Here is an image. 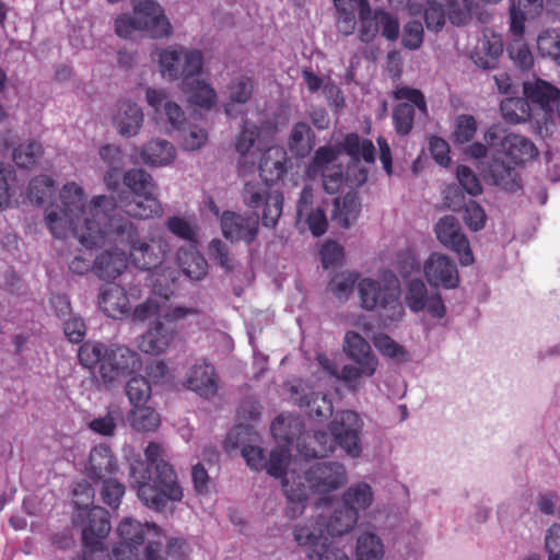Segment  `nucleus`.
Returning a JSON list of instances; mask_svg holds the SVG:
<instances>
[{
  "instance_id": "nucleus-58",
  "label": "nucleus",
  "mask_w": 560,
  "mask_h": 560,
  "mask_svg": "<svg viewBox=\"0 0 560 560\" xmlns=\"http://www.w3.org/2000/svg\"><path fill=\"white\" fill-rule=\"evenodd\" d=\"M165 224L167 230L176 237L189 243L197 242V226L190 220L173 215L167 218Z\"/></svg>"
},
{
  "instance_id": "nucleus-48",
  "label": "nucleus",
  "mask_w": 560,
  "mask_h": 560,
  "mask_svg": "<svg viewBox=\"0 0 560 560\" xmlns=\"http://www.w3.org/2000/svg\"><path fill=\"white\" fill-rule=\"evenodd\" d=\"M291 462V453L289 448L278 446L273 450H271L269 454V458L266 459L265 468L268 475L275 477V478H282V481L285 478H289L290 481H292L291 475L294 471H291L290 474H287V467Z\"/></svg>"
},
{
  "instance_id": "nucleus-19",
  "label": "nucleus",
  "mask_w": 560,
  "mask_h": 560,
  "mask_svg": "<svg viewBox=\"0 0 560 560\" xmlns=\"http://www.w3.org/2000/svg\"><path fill=\"white\" fill-rule=\"evenodd\" d=\"M314 195L311 186H305L299 197L296 205L298 223L306 224L311 233L318 237L326 233L328 220L326 215L327 206L324 202L314 205Z\"/></svg>"
},
{
  "instance_id": "nucleus-23",
  "label": "nucleus",
  "mask_w": 560,
  "mask_h": 560,
  "mask_svg": "<svg viewBox=\"0 0 560 560\" xmlns=\"http://www.w3.org/2000/svg\"><path fill=\"white\" fill-rule=\"evenodd\" d=\"M359 514L351 509H345L343 506L334 511L330 517L318 515L311 517L301 524L295 526H312L320 527L323 537L328 536H341L349 533L358 522Z\"/></svg>"
},
{
  "instance_id": "nucleus-18",
  "label": "nucleus",
  "mask_w": 560,
  "mask_h": 560,
  "mask_svg": "<svg viewBox=\"0 0 560 560\" xmlns=\"http://www.w3.org/2000/svg\"><path fill=\"white\" fill-rule=\"evenodd\" d=\"M223 236L231 242H244L250 245L259 232V214L245 215L225 210L220 215Z\"/></svg>"
},
{
  "instance_id": "nucleus-55",
  "label": "nucleus",
  "mask_w": 560,
  "mask_h": 560,
  "mask_svg": "<svg viewBox=\"0 0 560 560\" xmlns=\"http://www.w3.org/2000/svg\"><path fill=\"white\" fill-rule=\"evenodd\" d=\"M428 289L420 279L410 280L405 296L407 306L415 313L425 308L428 302Z\"/></svg>"
},
{
  "instance_id": "nucleus-26",
  "label": "nucleus",
  "mask_w": 560,
  "mask_h": 560,
  "mask_svg": "<svg viewBox=\"0 0 560 560\" xmlns=\"http://www.w3.org/2000/svg\"><path fill=\"white\" fill-rule=\"evenodd\" d=\"M119 469L117 458L112 448L106 444L94 446L85 465V475L94 482L113 477Z\"/></svg>"
},
{
  "instance_id": "nucleus-2",
  "label": "nucleus",
  "mask_w": 560,
  "mask_h": 560,
  "mask_svg": "<svg viewBox=\"0 0 560 560\" xmlns=\"http://www.w3.org/2000/svg\"><path fill=\"white\" fill-rule=\"evenodd\" d=\"M147 465L139 462L130 468V485L137 488L140 501L161 512L167 501L178 502L183 499V488L177 482L173 466L164 459V450L155 442H150L144 450Z\"/></svg>"
},
{
  "instance_id": "nucleus-21",
  "label": "nucleus",
  "mask_w": 560,
  "mask_h": 560,
  "mask_svg": "<svg viewBox=\"0 0 560 560\" xmlns=\"http://www.w3.org/2000/svg\"><path fill=\"white\" fill-rule=\"evenodd\" d=\"M153 524H141L129 517L124 518L117 527L120 542L113 548L114 557L125 559L126 553L138 555L136 550L152 535V533H149V527Z\"/></svg>"
},
{
  "instance_id": "nucleus-41",
  "label": "nucleus",
  "mask_w": 560,
  "mask_h": 560,
  "mask_svg": "<svg viewBox=\"0 0 560 560\" xmlns=\"http://www.w3.org/2000/svg\"><path fill=\"white\" fill-rule=\"evenodd\" d=\"M295 394L294 400L300 407L306 408L311 417L327 418L332 415V402L326 394L313 390L301 395L295 390Z\"/></svg>"
},
{
  "instance_id": "nucleus-11",
  "label": "nucleus",
  "mask_w": 560,
  "mask_h": 560,
  "mask_svg": "<svg viewBox=\"0 0 560 560\" xmlns=\"http://www.w3.org/2000/svg\"><path fill=\"white\" fill-rule=\"evenodd\" d=\"M159 61L164 78L185 82L201 72L203 55L199 49H186L180 45H174L160 52Z\"/></svg>"
},
{
  "instance_id": "nucleus-34",
  "label": "nucleus",
  "mask_w": 560,
  "mask_h": 560,
  "mask_svg": "<svg viewBox=\"0 0 560 560\" xmlns=\"http://www.w3.org/2000/svg\"><path fill=\"white\" fill-rule=\"evenodd\" d=\"M523 93L533 106H537L546 113H551L560 102V91L544 80L525 82Z\"/></svg>"
},
{
  "instance_id": "nucleus-59",
  "label": "nucleus",
  "mask_w": 560,
  "mask_h": 560,
  "mask_svg": "<svg viewBox=\"0 0 560 560\" xmlns=\"http://www.w3.org/2000/svg\"><path fill=\"white\" fill-rule=\"evenodd\" d=\"M95 491L92 485L88 480H80L74 483L72 489V504L78 512H83L93 504Z\"/></svg>"
},
{
  "instance_id": "nucleus-42",
  "label": "nucleus",
  "mask_w": 560,
  "mask_h": 560,
  "mask_svg": "<svg viewBox=\"0 0 560 560\" xmlns=\"http://www.w3.org/2000/svg\"><path fill=\"white\" fill-rule=\"evenodd\" d=\"M502 52V40L493 36L492 38H485L481 46L476 48L471 58L478 67L490 70L497 68Z\"/></svg>"
},
{
  "instance_id": "nucleus-28",
  "label": "nucleus",
  "mask_w": 560,
  "mask_h": 560,
  "mask_svg": "<svg viewBox=\"0 0 560 560\" xmlns=\"http://www.w3.org/2000/svg\"><path fill=\"white\" fill-rule=\"evenodd\" d=\"M259 175L264 182L273 184L284 178L289 170V158L281 145H271L261 155L258 154Z\"/></svg>"
},
{
  "instance_id": "nucleus-52",
  "label": "nucleus",
  "mask_w": 560,
  "mask_h": 560,
  "mask_svg": "<svg viewBox=\"0 0 560 560\" xmlns=\"http://www.w3.org/2000/svg\"><path fill=\"white\" fill-rule=\"evenodd\" d=\"M476 118L469 114H460L456 117L452 140L455 144H465L471 141L477 132Z\"/></svg>"
},
{
  "instance_id": "nucleus-17",
  "label": "nucleus",
  "mask_w": 560,
  "mask_h": 560,
  "mask_svg": "<svg viewBox=\"0 0 560 560\" xmlns=\"http://www.w3.org/2000/svg\"><path fill=\"white\" fill-rule=\"evenodd\" d=\"M434 232L443 246L458 255L463 266H469L474 262V255L468 238L463 233L460 224L454 215L441 218L434 226Z\"/></svg>"
},
{
  "instance_id": "nucleus-6",
  "label": "nucleus",
  "mask_w": 560,
  "mask_h": 560,
  "mask_svg": "<svg viewBox=\"0 0 560 560\" xmlns=\"http://www.w3.org/2000/svg\"><path fill=\"white\" fill-rule=\"evenodd\" d=\"M131 1L132 14L122 13L115 19L117 36L127 39L135 31H140L152 39H163L173 34V26L160 3L155 0Z\"/></svg>"
},
{
  "instance_id": "nucleus-8",
  "label": "nucleus",
  "mask_w": 560,
  "mask_h": 560,
  "mask_svg": "<svg viewBox=\"0 0 560 560\" xmlns=\"http://www.w3.org/2000/svg\"><path fill=\"white\" fill-rule=\"evenodd\" d=\"M346 355L354 364H346L341 369V382L347 388L357 392L362 386V378L373 376L378 366V359L370 343L357 331H347L342 346Z\"/></svg>"
},
{
  "instance_id": "nucleus-37",
  "label": "nucleus",
  "mask_w": 560,
  "mask_h": 560,
  "mask_svg": "<svg viewBox=\"0 0 560 560\" xmlns=\"http://www.w3.org/2000/svg\"><path fill=\"white\" fill-rule=\"evenodd\" d=\"M187 101L203 109H211L217 103V93L214 89L205 81L194 79L185 81L183 86Z\"/></svg>"
},
{
  "instance_id": "nucleus-9",
  "label": "nucleus",
  "mask_w": 560,
  "mask_h": 560,
  "mask_svg": "<svg viewBox=\"0 0 560 560\" xmlns=\"http://www.w3.org/2000/svg\"><path fill=\"white\" fill-rule=\"evenodd\" d=\"M198 314L199 310L196 307L174 306L166 308L141 335L138 341L139 350L151 355L164 353L177 336L175 325L187 316H197Z\"/></svg>"
},
{
  "instance_id": "nucleus-20",
  "label": "nucleus",
  "mask_w": 560,
  "mask_h": 560,
  "mask_svg": "<svg viewBox=\"0 0 560 560\" xmlns=\"http://www.w3.org/2000/svg\"><path fill=\"white\" fill-rule=\"evenodd\" d=\"M423 272L432 287L455 289L459 284V273L453 259L440 253H432L425 260Z\"/></svg>"
},
{
  "instance_id": "nucleus-32",
  "label": "nucleus",
  "mask_w": 560,
  "mask_h": 560,
  "mask_svg": "<svg viewBox=\"0 0 560 560\" xmlns=\"http://www.w3.org/2000/svg\"><path fill=\"white\" fill-rule=\"evenodd\" d=\"M119 208L131 218L150 219L162 212V206L156 196H130L126 191H119L117 195Z\"/></svg>"
},
{
  "instance_id": "nucleus-40",
  "label": "nucleus",
  "mask_w": 560,
  "mask_h": 560,
  "mask_svg": "<svg viewBox=\"0 0 560 560\" xmlns=\"http://www.w3.org/2000/svg\"><path fill=\"white\" fill-rule=\"evenodd\" d=\"M177 261L184 275L191 280H201L208 273L206 258L195 248L179 249Z\"/></svg>"
},
{
  "instance_id": "nucleus-4",
  "label": "nucleus",
  "mask_w": 560,
  "mask_h": 560,
  "mask_svg": "<svg viewBox=\"0 0 560 560\" xmlns=\"http://www.w3.org/2000/svg\"><path fill=\"white\" fill-rule=\"evenodd\" d=\"M291 478L283 480L285 515L295 520L304 513L311 492L326 494L340 489L347 482V471L339 462H318L302 475L293 472Z\"/></svg>"
},
{
  "instance_id": "nucleus-62",
  "label": "nucleus",
  "mask_w": 560,
  "mask_h": 560,
  "mask_svg": "<svg viewBox=\"0 0 560 560\" xmlns=\"http://www.w3.org/2000/svg\"><path fill=\"white\" fill-rule=\"evenodd\" d=\"M359 275L354 272L341 273L335 276L328 284L331 291L338 299L348 298L353 291L354 284L358 281Z\"/></svg>"
},
{
  "instance_id": "nucleus-53",
  "label": "nucleus",
  "mask_w": 560,
  "mask_h": 560,
  "mask_svg": "<svg viewBox=\"0 0 560 560\" xmlns=\"http://www.w3.org/2000/svg\"><path fill=\"white\" fill-rule=\"evenodd\" d=\"M42 153V144L35 140H31L14 149L13 161L19 167L27 170L36 164Z\"/></svg>"
},
{
  "instance_id": "nucleus-44",
  "label": "nucleus",
  "mask_w": 560,
  "mask_h": 560,
  "mask_svg": "<svg viewBox=\"0 0 560 560\" xmlns=\"http://www.w3.org/2000/svg\"><path fill=\"white\" fill-rule=\"evenodd\" d=\"M314 132L304 121L294 124L288 139L290 151L299 158L308 155L314 145Z\"/></svg>"
},
{
  "instance_id": "nucleus-12",
  "label": "nucleus",
  "mask_w": 560,
  "mask_h": 560,
  "mask_svg": "<svg viewBox=\"0 0 560 560\" xmlns=\"http://www.w3.org/2000/svg\"><path fill=\"white\" fill-rule=\"evenodd\" d=\"M493 153L504 155L514 165L523 164L535 158L538 153L536 145L526 137L516 133H506L499 126H491L483 135Z\"/></svg>"
},
{
  "instance_id": "nucleus-60",
  "label": "nucleus",
  "mask_w": 560,
  "mask_h": 560,
  "mask_svg": "<svg viewBox=\"0 0 560 560\" xmlns=\"http://www.w3.org/2000/svg\"><path fill=\"white\" fill-rule=\"evenodd\" d=\"M375 348L384 355L397 361L406 360V350L386 334H377L373 338Z\"/></svg>"
},
{
  "instance_id": "nucleus-50",
  "label": "nucleus",
  "mask_w": 560,
  "mask_h": 560,
  "mask_svg": "<svg viewBox=\"0 0 560 560\" xmlns=\"http://www.w3.org/2000/svg\"><path fill=\"white\" fill-rule=\"evenodd\" d=\"M126 395L131 406L145 404L152 393L151 384L147 377L136 373L126 384Z\"/></svg>"
},
{
  "instance_id": "nucleus-31",
  "label": "nucleus",
  "mask_w": 560,
  "mask_h": 560,
  "mask_svg": "<svg viewBox=\"0 0 560 560\" xmlns=\"http://www.w3.org/2000/svg\"><path fill=\"white\" fill-rule=\"evenodd\" d=\"M456 0H427L423 13L427 28L440 31L445 24L446 15L453 24H462V12L456 11Z\"/></svg>"
},
{
  "instance_id": "nucleus-46",
  "label": "nucleus",
  "mask_w": 560,
  "mask_h": 560,
  "mask_svg": "<svg viewBox=\"0 0 560 560\" xmlns=\"http://www.w3.org/2000/svg\"><path fill=\"white\" fill-rule=\"evenodd\" d=\"M500 112L504 120L518 124L530 118V104L526 97H506L500 103Z\"/></svg>"
},
{
  "instance_id": "nucleus-14",
  "label": "nucleus",
  "mask_w": 560,
  "mask_h": 560,
  "mask_svg": "<svg viewBox=\"0 0 560 560\" xmlns=\"http://www.w3.org/2000/svg\"><path fill=\"white\" fill-rule=\"evenodd\" d=\"M293 538L308 560H349L342 549L330 546L329 538L323 537L318 526H294Z\"/></svg>"
},
{
  "instance_id": "nucleus-33",
  "label": "nucleus",
  "mask_w": 560,
  "mask_h": 560,
  "mask_svg": "<svg viewBox=\"0 0 560 560\" xmlns=\"http://www.w3.org/2000/svg\"><path fill=\"white\" fill-rule=\"evenodd\" d=\"M229 97L224 104V113L231 118L237 116L236 105H245L250 102L255 92V81L247 74L233 77L228 86Z\"/></svg>"
},
{
  "instance_id": "nucleus-39",
  "label": "nucleus",
  "mask_w": 560,
  "mask_h": 560,
  "mask_svg": "<svg viewBox=\"0 0 560 560\" xmlns=\"http://www.w3.org/2000/svg\"><path fill=\"white\" fill-rule=\"evenodd\" d=\"M130 427L139 432L155 431L161 424L160 413L145 404L132 406L127 415Z\"/></svg>"
},
{
  "instance_id": "nucleus-13",
  "label": "nucleus",
  "mask_w": 560,
  "mask_h": 560,
  "mask_svg": "<svg viewBox=\"0 0 560 560\" xmlns=\"http://www.w3.org/2000/svg\"><path fill=\"white\" fill-rule=\"evenodd\" d=\"M363 421L352 410H343L328 424L335 446L338 445L348 456L358 458L362 454L361 432Z\"/></svg>"
},
{
  "instance_id": "nucleus-49",
  "label": "nucleus",
  "mask_w": 560,
  "mask_h": 560,
  "mask_svg": "<svg viewBox=\"0 0 560 560\" xmlns=\"http://www.w3.org/2000/svg\"><path fill=\"white\" fill-rule=\"evenodd\" d=\"M384 555L381 538L373 533L362 534L357 541V560H380Z\"/></svg>"
},
{
  "instance_id": "nucleus-27",
  "label": "nucleus",
  "mask_w": 560,
  "mask_h": 560,
  "mask_svg": "<svg viewBox=\"0 0 560 560\" xmlns=\"http://www.w3.org/2000/svg\"><path fill=\"white\" fill-rule=\"evenodd\" d=\"M114 245V248L104 250L94 259L93 271L103 280L116 279L127 268L128 256L126 247L115 242H106L104 245Z\"/></svg>"
},
{
  "instance_id": "nucleus-47",
  "label": "nucleus",
  "mask_w": 560,
  "mask_h": 560,
  "mask_svg": "<svg viewBox=\"0 0 560 560\" xmlns=\"http://www.w3.org/2000/svg\"><path fill=\"white\" fill-rule=\"evenodd\" d=\"M343 508L351 509L354 512L359 510H365L373 501V492L370 485L365 482H359L351 486L343 493Z\"/></svg>"
},
{
  "instance_id": "nucleus-63",
  "label": "nucleus",
  "mask_w": 560,
  "mask_h": 560,
  "mask_svg": "<svg viewBox=\"0 0 560 560\" xmlns=\"http://www.w3.org/2000/svg\"><path fill=\"white\" fill-rule=\"evenodd\" d=\"M508 52L514 65L522 70H528L534 63V57L526 44L516 39L508 47Z\"/></svg>"
},
{
  "instance_id": "nucleus-35",
  "label": "nucleus",
  "mask_w": 560,
  "mask_h": 560,
  "mask_svg": "<svg viewBox=\"0 0 560 560\" xmlns=\"http://www.w3.org/2000/svg\"><path fill=\"white\" fill-rule=\"evenodd\" d=\"M114 121L120 135L131 137L138 133L143 121V114L136 103L124 101L120 103Z\"/></svg>"
},
{
  "instance_id": "nucleus-45",
  "label": "nucleus",
  "mask_w": 560,
  "mask_h": 560,
  "mask_svg": "<svg viewBox=\"0 0 560 560\" xmlns=\"http://www.w3.org/2000/svg\"><path fill=\"white\" fill-rule=\"evenodd\" d=\"M359 39L369 44L373 42L380 31L377 11L373 12L368 0L359 1Z\"/></svg>"
},
{
  "instance_id": "nucleus-56",
  "label": "nucleus",
  "mask_w": 560,
  "mask_h": 560,
  "mask_svg": "<svg viewBox=\"0 0 560 560\" xmlns=\"http://www.w3.org/2000/svg\"><path fill=\"white\" fill-rule=\"evenodd\" d=\"M178 272L172 268L162 269V273H153L152 287L153 292L164 299H168L174 294Z\"/></svg>"
},
{
  "instance_id": "nucleus-7",
  "label": "nucleus",
  "mask_w": 560,
  "mask_h": 560,
  "mask_svg": "<svg viewBox=\"0 0 560 560\" xmlns=\"http://www.w3.org/2000/svg\"><path fill=\"white\" fill-rule=\"evenodd\" d=\"M360 305L363 310L378 311L389 320H398L404 315L400 303V283L396 275L386 270L378 279L363 278L358 283Z\"/></svg>"
},
{
  "instance_id": "nucleus-64",
  "label": "nucleus",
  "mask_w": 560,
  "mask_h": 560,
  "mask_svg": "<svg viewBox=\"0 0 560 560\" xmlns=\"http://www.w3.org/2000/svg\"><path fill=\"white\" fill-rule=\"evenodd\" d=\"M456 177L459 186L470 196H478L482 192V186L475 172L466 166L459 165L456 170Z\"/></svg>"
},
{
  "instance_id": "nucleus-16",
  "label": "nucleus",
  "mask_w": 560,
  "mask_h": 560,
  "mask_svg": "<svg viewBox=\"0 0 560 560\" xmlns=\"http://www.w3.org/2000/svg\"><path fill=\"white\" fill-rule=\"evenodd\" d=\"M72 523L82 529V541L90 550L103 549L101 539L110 530L108 513L104 508L91 506L83 512H77Z\"/></svg>"
},
{
  "instance_id": "nucleus-54",
  "label": "nucleus",
  "mask_w": 560,
  "mask_h": 560,
  "mask_svg": "<svg viewBox=\"0 0 560 560\" xmlns=\"http://www.w3.org/2000/svg\"><path fill=\"white\" fill-rule=\"evenodd\" d=\"M149 533L152 535L145 540L147 544L144 546L142 557L139 556L140 560H166L165 552L163 550L164 546V534L161 528L153 524L149 527Z\"/></svg>"
},
{
  "instance_id": "nucleus-25",
  "label": "nucleus",
  "mask_w": 560,
  "mask_h": 560,
  "mask_svg": "<svg viewBox=\"0 0 560 560\" xmlns=\"http://www.w3.org/2000/svg\"><path fill=\"white\" fill-rule=\"evenodd\" d=\"M508 161H502L501 156L493 153L488 166L483 170V176L487 183L500 187L509 192H516L522 189V179L515 166Z\"/></svg>"
},
{
  "instance_id": "nucleus-51",
  "label": "nucleus",
  "mask_w": 560,
  "mask_h": 560,
  "mask_svg": "<svg viewBox=\"0 0 560 560\" xmlns=\"http://www.w3.org/2000/svg\"><path fill=\"white\" fill-rule=\"evenodd\" d=\"M56 192L55 182L48 175L34 177L28 185V198L32 202L43 205Z\"/></svg>"
},
{
  "instance_id": "nucleus-1",
  "label": "nucleus",
  "mask_w": 560,
  "mask_h": 560,
  "mask_svg": "<svg viewBox=\"0 0 560 560\" xmlns=\"http://www.w3.org/2000/svg\"><path fill=\"white\" fill-rule=\"evenodd\" d=\"M62 207L60 209H46L45 221L50 233L57 238H66L71 233L84 249H79L78 254L69 261V269L77 275H84L93 269L94 260L91 249L94 246L104 245L108 237L101 238L96 244H84L77 232L92 234L95 230H104L108 213L105 212L107 206H112V200L104 196H95L89 206L85 203V194L82 187L75 183L66 184L60 191Z\"/></svg>"
},
{
  "instance_id": "nucleus-30",
  "label": "nucleus",
  "mask_w": 560,
  "mask_h": 560,
  "mask_svg": "<svg viewBox=\"0 0 560 560\" xmlns=\"http://www.w3.org/2000/svg\"><path fill=\"white\" fill-rule=\"evenodd\" d=\"M296 448L304 457L323 458L334 453L335 443L330 432L318 430L300 433Z\"/></svg>"
},
{
  "instance_id": "nucleus-57",
  "label": "nucleus",
  "mask_w": 560,
  "mask_h": 560,
  "mask_svg": "<svg viewBox=\"0 0 560 560\" xmlns=\"http://www.w3.org/2000/svg\"><path fill=\"white\" fill-rule=\"evenodd\" d=\"M537 49L541 56L552 58L560 66V35L557 31H542L537 37Z\"/></svg>"
},
{
  "instance_id": "nucleus-43",
  "label": "nucleus",
  "mask_w": 560,
  "mask_h": 560,
  "mask_svg": "<svg viewBox=\"0 0 560 560\" xmlns=\"http://www.w3.org/2000/svg\"><path fill=\"white\" fill-rule=\"evenodd\" d=\"M174 156V145L164 139L149 141L141 152L143 162L153 166L166 165L173 161Z\"/></svg>"
},
{
  "instance_id": "nucleus-61",
  "label": "nucleus",
  "mask_w": 560,
  "mask_h": 560,
  "mask_svg": "<svg viewBox=\"0 0 560 560\" xmlns=\"http://www.w3.org/2000/svg\"><path fill=\"white\" fill-rule=\"evenodd\" d=\"M103 487L101 491L102 500L105 504L113 509H117L121 502V499L125 494V486L116 478L109 477L104 479Z\"/></svg>"
},
{
  "instance_id": "nucleus-10",
  "label": "nucleus",
  "mask_w": 560,
  "mask_h": 560,
  "mask_svg": "<svg viewBox=\"0 0 560 560\" xmlns=\"http://www.w3.org/2000/svg\"><path fill=\"white\" fill-rule=\"evenodd\" d=\"M269 183L249 180L242 190L243 202L253 210V215L259 214L265 226L273 228L282 214L283 196L279 191H271Z\"/></svg>"
},
{
  "instance_id": "nucleus-36",
  "label": "nucleus",
  "mask_w": 560,
  "mask_h": 560,
  "mask_svg": "<svg viewBox=\"0 0 560 560\" xmlns=\"http://www.w3.org/2000/svg\"><path fill=\"white\" fill-rule=\"evenodd\" d=\"M124 185L128 188L125 190L128 196H156V185L152 176L141 168H132L127 171L122 177Z\"/></svg>"
},
{
  "instance_id": "nucleus-22",
  "label": "nucleus",
  "mask_w": 560,
  "mask_h": 560,
  "mask_svg": "<svg viewBox=\"0 0 560 560\" xmlns=\"http://www.w3.org/2000/svg\"><path fill=\"white\" fill-rule=\"evenodd\" d=\"M259 137V127L252 120L245 119L235 138V150L238 153V172L243 175L253 173L258 161L255 143Z\"/></svg>"
},
{
  "instance_id": "nucleus-29",
  "label": "nucleus",
  "mask_w": 560,
  "mask_h": 560,
  "mask_svg": "<svg viewBox=\"0 0 560 560\" xmlns=\"http://www.w3.org/2000/svg\"><path fill=\"white\" fill-rule=\"evenodd\" d=\"M98 304L103 313L112 318L128 315L131 311L126 290L114 282H107L102 285L98 295Z\"/></svg>"
},
{
  "instance_id": "nucleus-38",
  "label": "nucleus",
  "mask_w": 560,
  "mask_h": 560,
  "mask_svg": "<svg viewBox=\"0 0 560 560\" xmlns=\"http://www.w3.org/2000/svg\"><path fill=\"white\" fill-rule=\"evenodd\" d=\"M360 210L361 202L357 194L348 192L341 202L338 198L335 199L331 219L341 228L348 229L357 221Z\"/></svg>"
},
{
  "instance_id": "nucleus-24",
  "label": "nucleus",
  "mask_w": 560,
  "mask_h": 560,
  "mask_svg": "<svg viewBox=\"0 0 560 560\" xmlns=\"http://www.w3.org/2000/svg\"><path fill=\"white\" fill-rule=\"evenodd\" d=\"M187 387L203 398H212L219 389L215 368L206 360L197 361L187 372Z\"/></svg>"
},
{
  "instance_id": "nucleus-15",
  "label": "nucleus",
  "mask_w": 560,
  "mask_h": 560,
  "mask_svg": "<svg viewBox=\"0 0 560 560\" xmlns=\"http://www.w3.org/2000/svg\"><path fill=\"white\" fill-rule=\"evenodd\" d=\"M395 100L407 102L398 103L393 109V122L399 136H407L413 128L415 109L418 108L423 115L428 114V106L423 93L418 89L399 86L394 93Z\"/></svg>"
},
{
  "instance_id": "nucleus-3",
  "label": "nucleus",
  "mask_w": 560,
  "mask_h": 560,
  "mask_svg": "<svg viewBox=\"0 0 560 560\" xmlns=\"http://www.w3.org/2000/svg\"><path fill=\"white\" fill-rule=\"evenodd\" d=\"M109 215L104 230H95L92 226V234L77 232L81 241L90 246L103 237H108L109 241L129 249V257L136 268L152 271L161 267L170 252L168 243L163 237L141 240L132 222L120 215Z\"/></svg>"
},
{
  "instance_id": "nucleus-5",
  "label": "nucleus",
  "mask_w": 560,
  "mask_h": 560,
  "mask_svg": "<svg viewBox=\"0 0 560 560\" xmlns=\"http://www.w3.org/2000/svg\"><path fill=\"white\" fill-rule=\"evenodd\" d=\"M78 359L89 370L97 368L100 378L106 386L138 373L143 365L141 355L128 346L105 345L94 340H88L80 346Z\"/></svg>"
}]
</instances>
